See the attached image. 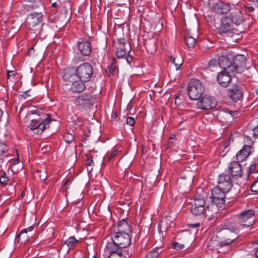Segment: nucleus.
Returning a JSON list of instances; mask_svg holds the SVG:
<instances>
[{"label":"nucleus","mask_w":258,"mask_h":258,"mask_svg":"<svg viewBox=\"0 0 258 258\" xmlns=\"http://www.w3.org/2000/svg\"><path fill=\"white\" fill-rule=\"evenodd\" d=\"M230 233L228 234V235H223V240L222 241H225L227 237H230Z\"/></svg>","instance_id":"4d7b16f0"},{"label":"nucleus","mask_w":258,"mask_h":258,"mask_svg":"<svg viewBox=\"0 0 258 258\" xmlns=\"http://www.w3.org/2000/svg\"><path fill=\"white\" fill-rule=\"evenodd\" d=\"M191 212L195 215H201L206 212L205 208L202 206H192L190 209Z\"/></svg>","instance_id":"c756f323"},{"label":"nucleus","mask_w":258,"mask_h":258,"mask_svg":"<svg viewBox=\"0 0 258 258\" xmlns=\"http://www.w3.org/2000/svg\"><path fill=\"white\" fill-rule=\"evenodd\" d=\"M255 255L256 258H258V247L256 248L255 251Z\"/></svg>","instance_id":"e2e57ef3"},{"label":"nucleus","mask_w":258,"mask_h":258,"mask_svg":"<svg viewBox=\"0 0 258 258\" xmlns=\"http://www.w3.org/2000/svg\"><path fill=\"white\" fill-rule=\"evenodd\" d=\"M52 6L54 8H56L58 7V5L56 3H54L52 4Z\"/></svg>","instance_id":"69168bd1"},{"label":"nucleus","mask_w":258,"mask_h":258,"mask_svg":"<svg viewBox=\"0 0 258 258\" xmlns=\"http://www.w3.org/2000/svg\"><path fill=\"white\" fill-rule=\"evenodd\" d=\"M1 157L3 156V158H1V160L6 159L5 161L9 162L12 160L11 154L8 149V147L5 144H1Z\"/></svg>","instance_id":"bb28decb"},{"label":"nucleus","mask_w":258,"mask_h":258,"mask_svg":"<svg viewBox=\"0 0 258 258\" xmlns=\"http://www.w3.org/2000/svg\"><path fill=\"white\" fill-rule=\"evenodd\" d=\"M192 206H202L203 208H205V201L203 198H200L199 197H196L194 200V203L192 205Z\"/></svg>","instance_id":"4c0bfd02"},{"label":"nucleus","mask_w":258,"mask_h":258,"mask_svg":"<svg viewBox=\"0 0 258 258\" xmlns=\"http://www.w3.org/2000/svg\"><path fill=\"white\" fill-rule=\"evenodd\" d=\"M233 23L225 15L221 20L220 26L219 28V32L220 34H226L232 32L233 30Z\"/></svg>","instance_id":"a211bd4d"},{"label":"nucleus","mask_w":258,"mask_h":258,"mask_svg":"<svg viewBox=\"0 0 258 258\" xmlns=\"http://www.w3.org/2000/svg\"><path fill=\"white\" fill-rule=\"evenodd\" d=\"M252 148L248 146H243L236 154V159L238 162H242L246 160L251 153Z\"/></svg>","instance_id":"b1692460"},{"label":"nucleus","mask_w":258,"mask_h":258,"mask_svg":"<svg viewBox=\"0 0 258 258\" xmlns=\"http://www.w3.org/2000/svg\"><path fill=\"white\" fill-rule=\"evenodd\" d=\"M132 58L131 57H130V59H128V58H126V60L128 62H130V61L132 60Z\"/></svg>","instance_id":"774afa93"},{"label":"nucleus","mask_w":258,"mask_h":258,"mask_svg":"<svg viewBox=\"0 0 258 258\" xmlns=\"http://www.w3.org/2000/svg\"><path fill=\"white\" fill-rule=\"evenodd\" d=\"M219 65L223 69L222 71L231 72L233 75V67L231 60L227 57L221 56L219 59Z\"/></svg>","instance_id":"4be33fe9"},{"label":"nucleus","mask_w":258,"mask_h":258,"mask_svg":"<svg viewBox=\"0 0 258 258\" xmlns=\"http://www.w3.org/2000/svg\"><path fill=\"white\" fill-rule=\"evenodd\" d=\"M228 169L229 173L233 178L237 179L242 177L243 175L242 170L240 164L237 161L232 162L229 164Z\"/></svg>","instance_id":"aec40b11"},{"label":"nucleus","mask_w":258,"mask_h":258,"mask_svg":"<svg viewBox=\"0 0 258 258\" xmlns=\"http://www.w3.org/2000/svg\"><path fill=\"white\" fill-rule=\"evenodd\" d=\"M243 93V88L242 85H234L228 90L230 98L235 102L241 99Z\"/></svg>","instance_id":"f3484780"},{"label":"nucleus","mask_w":258,"mask_h":258,"mask_svg":"<svg viewBox=\"0 0 258 258\" xmlns=\"http://www.w3.org/2000/svg\"><path fill=\"white\" fill-rule=\"evenodd\" d=\"M117 44H118V46L125 47V45L127 43L126 42V40L124 38H121L117 40Z\"/></svg>","instance_id":"a18cd8bd"},{"label":"nucleus","mask_w":258,"mask_h":258,"mask_svg":"<svg viewBox=\"0 0 258 258\" xmlns=\"http://www.w3.org/2000/svg\"><path fill=\"white\" fill-rule=\"evenodd\" d=\"M126 123L127 124L133 126L135 123V120L133 117L129 116L126 119Z\"/></svg>","instance_id":"de8ad7c7"},{"label":"nucleus","mask_w":258,"mask_h":258,"mask_svg":"<svg viewBox=\"0 0 258 258\" xmlns=\"http://www.w3.org/2000/svg\"><path fill=\"white\" fill-rule=\"evenodd\" d=\"M246 61V57L244 55L238 54L233 58L232 63L234 76L241 74L244 70L248 69Z\"/></svg>","instance_id":"6e6552de"},{"label":"nucleus","mask_w":258,"mask_h":258,"mask_svg":"<svg viewBox=\"0 0 258 258\" xmlns=\"http://www.w3.org/2000/svg\"><path fill=\"white\" fill-rule=\"evenodd\" d=\"M63 138L64 141L70 144L75 140V136L69 132L65 133L63 135Z\"/></svg>","instance_id":"e433bc0d"},{"label":"nucleus","mask_w":258,"mask_h":258,"mask_svg":"<svg viewBox=\"0 0 258 258\" xmlns=\"http://www.w3.org/2000/svg\"><path fill=\"white\" fill-rule=\"evenodd\" d=\"M117 225L118 231L116 232L130 234L132 232V226L131 224L127 221L125 219L120 221L118 223Z\"/></svg>","instance_id":"5701e85b"},{"label":"nucleus","mask_w":258,"mask_h":258,"mask_svg":"<svg viewBox=\"0 0 258 258\" xmlns=\"http://www.w3.org/2000/svg\"><path fill=\"white\" fill-rule=\"evenodd\" d=\"M159 248H154L149 251L146 255L145 258H158L159 255Z\"/></svg>","instance_id":"f704fd0d"},{"label":"nucleus","mask_w":258,"mask_h":258,"mask_svg":"<svg viewBox=\"0 0 258 258\" xmlns=\"http://www.w3.org/2000/svg\"><path fill=\"white\" fill-rule=\"evenodd\" d=\"M244 143L245 144L243 146H248L249 147L252 148L253 142L251 138L247 136L244 137Z\"/></svg>","instance_id":"a19ab883"},{"label":"nucleus","mask_w":258,"mask_h":258,"mask_svg":"<svg viewBox=\"0 0 258 258\" xmlns=\"http://www.w3.org/2000/svg\"><path fill=\"white\" fill-rule=\"evenodd\" d=\"M187 94L192 100H199L205 91V87L198 79H191L186 89Z\"/></svg>","instance_id":"f03ea898"},{"label":"nucleus","mask_w":258,"mask_h":258,"mask_svg":"<svg viewBox=\"0 0 258 258\" xmlns=\"http://www.w3.org/2000/svg\"><path fill=\"white\" fill-rule=\"evenodd\" d=\"M231 9V6L229 3L222 1L215 3L212 7V10L219 15L227 14Z\"/></svg>","instance_id":"dca6fc26"},{"label":"nucleus","mask_w":258,"mask_h":258,"mask_svg":"<svg viewBox=\"0 0 258 258\" xmlns=\"http://www.w3.org/2000/svg\"><path fill=\"white\" fill-rule=\"evenodd\" d=\"M4 23L6 25L5 26V28L4 27V25L1 24V37L2 36V34L4 35V37H6L8 34L9 32V28L10 26H7L8 21L7 20L4 21Z\"/></svg>","instance_id":"58836bf2"},{"label":"nucleus","mask_w":258,"mask_h":258,"mask_svg":"<svg viewBox=\"0 0 258 258\" xmlns=\"http://www.w3.org/2000/svg\"><path fill=\"white\" fill-rule=\"evenodd\" d=\"M42 15L41 13H32L29 14L26 21V25L29 29L33 28L39 25L42 21Z\"/></svg>","instance_id":"4468645a"},{"label":"nucleus","mask_w":258,"mask_h":258,"mask_svg":"<svg viewBox=\"0 0 258 258\" xmlns=\"http://www.w3.org/2000/svg\"><path fill=\"white\" fill-rule=\"evenodd\" d=\"M126 54V50L125 47L121 46H117L116 50V56L118 58H121L125 56Z\"/></svg>","instance_id":"473e14b6"},{"label":"nucleus","mask_w":258,"mask_h":258,"mask_svg":"<svg viewBox=\"0 0 258 258\" xmlns=\"http://www.w3.org/2000/svg\"><path fill=\"white\" fill-rule=\"evenodd\" d=\"M236 112L237 111H231L227 108H224L219 111L218 117L221 122L228 123L232 120L233 114Z\"/></svg>","instance_id":"412c9836"},{"label":"nucleus","mask_w":258,"mask_h":258,"mask_svg":"<svg viewBox=\"0 0 258 258\" xmlns=\"http://www.w3.org/2000/svg\"><path fill=\"white\" fill-rule=\"evenodd\" d=\"M124 250L113 244H106L104 248V255L106 258H126Z\"/></svg>","instance_id":"9d476101"},{"label":"nucleus","mask_w":258,"mask_h":258,"mask_svg":"<svg viewBox=\"0 0 258 258\" xmlns=\"http://www.w3.org/2000/svg\"><path fill=\"white\" fill-rule=\"evenodd\" d=\"M75 72V70L74 68L66 69L63 71L62 77L64 81L72 82L77 76Z\"/></svg>","instance_id":"393cba45"},{"label":"nucleus","mask_w":258,"mask_h":258,"mask_svg":"<svg viewBox=\"0 0 258 258\" xmlns=\"http://www.w3.org/2000/svg\"><path fill=\"white\" fill-rule=\"evenodd\" d=\"M239 224L233 219H229L226 221L223 225L222 230V235L230 234V237H227L225 241H221L217 244L219 248L224 246H228L232 244L237 238V234L239 232Z\"/></svg>","instance_id":"f257e3e1"},{"label":"nucleus","mask_w":258,"mask_h":258,"mask_svg":"<svg viewBox=\"0 0 258 258\" xmlns=\"http://www.w3.org/2000/svg\"><path fill=\"white\" fill-rule=\"evenodd\" d=\"M246 8L248 12H251L254 11V8L251 6H247Z\"/></svg>","instance_id":"5fc2aeb1"},{"label":"nucleus","mask_w":258,"mask_h":258,"mask_svg":"<svg viewBox=\"0 0 258 258\" xmlns=\"http://www.w3.org/2000/svg\"><path fill=\"white\" fill-rule=\"evenodd\" d=\"M251 189L252 192L258 193V180H255L251 186Z\"/></svg>","instance_id":"49530a36"},{"label":"nucleus","mask_w":258,"mask_h":258,"mask_svg":"<svg viewBox=\"0 0 258 258\" xmlns=\"http://www.w3.org/2000/svg\"><path fill=\"white\" fill-rule=\"evenodd\" d=\"M209 67H213L214 66H216L217 64V61L215 60H211L209 61Z\"/></svg>","instance_id":"864d4df0"},{"label":"nucleus","mask_w":258,"mask_h":258,"mask_svg":"<svg viewBox=\"0 0 258 258\" xmlns=\"http://www.w3.org/2000/svg\"><path fill=\"white\" fill-rule=\"evenodd\" d=\"M228 192L217 186L214 187L211 190L212 202L218 207H222L225 205L226 194Z\"/></svg>","instance_id":"1a4fd4ad"},{"label":"nucleus","mask_w":258,"mask_h":258,"mask_svg":"<svg viewBox=\"0 0 258 258\" xmlns=\"http://www.w3.org/2000/svg\"><path fill=\"white\" fill-rule=\"evenodd\" d=\"M231 72L221 71L219 72L217 76V81L218 83L223 87H227L231 82Z\"/></svg>","instance_id":"6ab92c4d"},{"label":"nucleus","mask_w":258,"mask_h":258,"mask_svg":"<svg viewBox=\"0 0 258 258\" xmlns=\"http://www.w3.org/2000/svg\"><path fill=\"white\" fill-rule=\"evenodd\" d=\"M112 241L106 244H113L116 247L123 249L131 244L132 238L129 234L114 232L111 236Z\"/></svg>","instance_id":"20e7f679"},{"label":"nucleus","mask_w":258,"mask_h":258,"mask_svg":"<svg viewBox=\"0 0 258 258\" xmlns=\"http://www.w3.org/2000/svg\"><path fill=\"white\" fill-rule=\"evenodd\" d=\"M216 238H217V237L213 236L211 238L210 241H211V242L212 243L213 242V241H214V240L216 241Z\"/></svg>","instance_id":"0e129e2a"},{"label":"nucleus","mask_w":258,"mask_h":258,"mask_svg":"<svg viewBox=\"0 0 258 258\" xmlns=\"http://www.w3.org/2000/svg\"><path fill=\"white\" fill-rule=\"evenodd\" d=\"M116 63V59L115 58H112L110 65L107 68L106 72L110 75L118 72V68Z\"/></svg>","instance_id":"7c9ffc66"},{"label":"nucleus","mask_w":258,"mask_h":258,"mask_svg":"<svg viewBox=\"0 0 258 258\" xmlns=\"http://www.w3.org/2000/svg\"><path fill=\"white\" fill-rule=\"evenodd\" d=\"M34 228V226H30L28 228H27V233H28V232H30Z\"/></svg>","instance_id":"bf43d9fd"},{"label":"nucleus","mask_w":258,"mask_h":258,"mask_svg":"<svg viewBox=\"0 0 258 258\" xmlns=\"http://www.w3.org/2000/svg\"><path fill=\"white\" fill-rule=\"evenodd\" d=\"M255 212L252 210L242 211L238 216L239 225L243 228L251 227L255 223Z\"/></svg>","instance_id":"423d86ee"},{"label":"nucleus","mask_w":258,"mask_h":258,"mask_svg":"<svg viewBox=\"0 0 258 258\" xmlns=\"http://www.w3.org/2000/svg\"><path fill=\"white\" fill-rule=\"evenodd\" d=\"M27 230L24 229L21 230L18 236L19 242L21 243H26L29 240L30 236L27 233Z\"/></svg>","instance_id":"cd10ccee"},{"label":"nucleus","mask_w":258,"mask_h":258,"mask_svg":"<svg viewBox=\"0 0 258 258\" xmlns=\"http://www.w3.org/2000/svg\"><path fill=\"white\" fill-rule=\"evenodd\" d=\"M23 96L24 97L25 99H27V97L29 96L27 92H25L23 95Z\"/></svg>","instance_id":"680f3d73"},{"label":"nucleus","mask_w":258,"mask_h":258,"mask_svg":"<svg viewBox=\"0 0 258 258\" xmlns=\"http://www.w3.org/2000/svg\"><path fill=\"white\" fill-rule=\"evenodd\" d=\"M77 47L80 53L85 56L89 55L92 51L91 43L86 38H79L77 43Z\"/></svg>","instance_id":"2eb2a0df"},{"label":"nucleus","mask_w":258,"mask_h":258,"mask_svg":"<svg viewBox=\"0 0 258 258\" xmlns=\"http://www.w3.org/2000/svg\"><path fill=\"white\" fill-rule=\"evenodd\" d=\"M118 153V151L116 150H113L112 151L111 154L109 155H107L106 157L108 158V160L109 161L111 160V159L114 157L115 156L117 155Z\"/></svg>","instance_id":"09e8293b"},{"label":"nucleus","mask_w":258,"mask_h":258,"mask_svg":"<svg viewBox=\"0 0 258 258\" xmlns=\"http://www.w3.org/2000/svg\"><path fill=\"white\" fill-rule=\"evenodd\" d=\"M132 58L131 57H130V59H128V58H126V60L128 62H130V61L132 60Z\"/></svg>","instance_id":"338daca9"},{"label":"nucleus","mask_w":258,"mask_h":258,"mask_svg":"<svg viewBox=\"0 0 258 258\" xmlns=\"http://www.w3.org/2000/svg\"><path fill=\"white\" fill-rule=\"evenodd\" d=\"M84 82L80 79L78 81H73L71 90L76 93L82 92L86 88V86Z\"/></svg>","instance_id":"a878e982"},{"label":"nucleus","mask_w":258,"mask_h":258,"mask_svg":"<svg viewBox=\"0 0 258 258\" xmlns=\"http://www.w3.org/2000/svg\"><path fill=\"white\" fill-rule=\"evenodd\" d=\"M226 17L233 23L234 24L238 26L242 24L244 21L243 14L241 13L240 10L237 8H233L231 9L229 13L227 14Z\"/></svg>","instance_id":"ddd939ff"},{"label":"nucleus","mask_w":258,"mask_h":258,"mask_svg":"<svg viewBox=\"0 0 258 258\" xmlns=\"http://www.w3.org/2000/svg\"><path fill=\"white\" fill-rule=\"evenodd\" d=\"M217 104V101L213 97L205 95L197 103L198 108L203 110H209L214 108Z\"/></svg>","instance_id":"9b49d317"},{"label":"nucleus","mask_w":258,"mask_h":258,"mask_svg":"<svg viewBox=\"0 0 258 258\" xmlns=\"http://www.w3.org/2000/svg\"><path fill=\"white\" fill-rule=\"evenodd\" d=\"M172 247L176 250H180L184 248V245L175 241L172 243Z\"/></svg>","instance_id":"37998d69"},{"label":"nucleus","mask_w":258,"mask_h":258,"mask_svg":"<svg viewBox=\"0 0 258 258\" xmlns=\"http://www.w3.org/2000/svg\"><path fill=\"white\" fill-rule=\"evenodd\" d=\"M253 122H251L250 127H252L253 133L252 134L253 137L256 138L258 137V120L256 121L255 123L253 124Z\"/></svg>","instance_id":"ea45409f"},{"label":"nucleus","mask_w":258,"mask_h":258,"mask_svg":"<svg viewBox=\"0 0 258 258\" xmlns=\"http://www.w3.org/2000/svg\"><path fill=\"white\" fill-rule=\"evenodd\" d=\"M42 117L40 119H32L29 124V127L37 134H41L49 126V123L52 120L50 114L42 113Z\"/></svg>","instance_id":"7ed1b4c3"},{"label":"nucleus","mask_w":258,"mask_h":258,"mask_svg":"<svg viewBox=\"0 0 258 258\" xmlns=\"http://www.w3.org/2000/svg\"><path fill=\"white\" fill-rule=\"evenodd\" d=\"M77 76L82 81L88 82L92 78L94 73L92 66L88 62H84L75 69Z\"/></svg>","instance_id":"39448f33"},{"label":"nucleus","mask_w":258,"mask_h":258,"mask_svg":"<svg viewBox=\"0 0 258 258\" xmlns=\"http://www.w3.org/2000/svg\"><path fill=\"white\" fill-rule=\"evenodd\" d=\"M85 164L87 166H94V163L93 160L92 156H88L86 157L85 160Z\"/></svg>","instance_id":"c03bdc74"},{"label":"nucleus","mask_w":258,"mask_h":258,"mask_svg":"<svg viewBox=\"0 0 258 258\" xmlns=\"http://www.w3.org/2000/svg\"><path fill=\"white\" fill-rule=\"evenodd\" d=\"M9 181V178L6 176L5 172H3V174H1V186L5 185L6 184H10Z\"/></svg>","instance_id":"79ce46f5"},{"label":"nucleus","mask_w":258,"mask_h":258,"mask_svg":"<svg viewBox=\"0 0 258 258\" xmlns=\"http://www.w3.org/2000/svg\"><path fill=\"white\" fill-rule=\"evenodd\" d=\"M96 101V98L94 95L83 93L76 98L75 102L78 107L87 109L94 106Z\"/></svg>","instance_id":"0eeeda50"},{"label":"nucleus","mask_w":258,"mask_h":258,"mask_svg":"<svg viewBox=\"0 0 258 258\" xmlns=\"http://www.w3.org/2000/svg\"><path fill=\"white\" fill-rule=\"evenodd\" d=\"M169 60H170V61L172 63H174V65H175V67H176V70H178V69L180 68V66H181V64H177V63H175V58L174 57H173V56H171V57H170V58H169Z\"/></svg>","instance_id":"8fccbe9b"},{"label":"nucleus","mask_w":258,"mask_h":258,"mask_svg":"<svg viewBox=\"0 0 258 258\" xmlns=\"http://www.w3.org/2000/svg\"><path fill=\"white\" fill-rule=\"evenodd\" d=\"M184 42L188 48H193L195 47L197 40L196 38L191 37L189 35L184 36Z\"/></svg>","instance_id":"c85d7f7f"},{"label":"nucleus","mask_w":258,"mask_h":258,"mask_svg":"<svg viewBox=\"0 0 258 258\" xmlns=\"http://www.w3.org/2000/svg\"><path fill=\"white\" fill-rule=\"evenodd\" d=\"M179 97H177L176 98H175V103L176 104V105H179L180 104V102H179Z\"/></svg>","instance_id":"13d9d810"},{"label":"nucleus","mask_w":258,"mask_h":258,"mask_svg":"<svg viewBox=\"0 0 258 258\" xmlns=\"http://www.w3.org/2000/svg\"><path fill=\"white\" fill-rule=\"evenodd\" d=\"M7 77L8 79H10L11 77L14 76L15 75L14 71H11L7 70Z\"/></svg>","instance_id":"3c124183"},{"label":"nucleus","mask_w":258,"mask_h":258,"mask_svg":"<svg viewBox=\"0 0 258 258\" xmlns=\"http://www.w3.org/2000/svg\"><path fill=\"white\" fill-rule=\"evenodd\" d=\"M40 179L42 180H45L46 179V177L45 175H40Z\"/></svg>","instance_id":"052dcab7"},{"label":"nucleus","mask_w":258,"mask_h":258,"mask_svg":"<svg viewBox=\"0 0 258 258\" xmlns=\"http://www.w3.org/2000/svg\"><path fill=\"white\" fill-rule=\"evenodd\" d=\"M14 189V186L11 184H6L1 186V192L3 195H10L11 191Z\"/></svg>","instance_id":"2f4dec72"},{"label":"nucleus","mask_w":258,"mask_h":258,"mask_svg":"<svg viewBox=\"0 0 258 258\" xmlns=\"http://www.w3.org/2000/svg\"><path fill=\"white\" fill-rule=\"evenodd\" d=\"M78 241L75 237H70L64 241V244H67L69 248L71 249Z\"/></svg>","instance_id":"c9c22d12"},{"label":"nucleus","mask_w":258,"mask_h":258,"mask_svg":"<svg viewBox=\"0 0 258 258\" xmlns=\"http://www.w3.org/2000/svg\"><path fill=\"white\" fill-rule=\"evenodd\" d=\"M189 226L191 227H199L200 226V224L199 223H197L195 224H189Z\"/></svg>","instance_id":"6e6d98bb"},{"label":"nucleus","mask_w":258,"mask_h":258,"mask_svg":"<svg viewBox=\"0 0 258 258\" xmlns=\"http://www.w3.org/2000/svg\"><path fill=\"white\" fill-rule=\"evenodd\" d=\"M257 163L255 162L252 163L248 168L247 171V176L248 177L250 176L252 173H256L258 174V170L256 169V166ZM257 177H258V175H257Z\"/></svg>","instance_id":"72a5a7b5"},{"label":"nucleus","mask_w":258,"mask_h":258,"mask_svg":"<svg viewBox=\"0 0 258 258\" xmlns=\"http://www.w3.org/2000/svg\"><path fill=\"white\" fill-rule=\"evenodd\" d=\"M117 117V114L116 112H113L111 115V120H115Z\"/></svg>","instance_id":"603ef678"},{"label":"nucleus","mask_w":258,"mask_h":258,"mask_svg":"<svg viewBox=\"0 0 258 258\" xmlns=\"http://www.w3.org/2000/svg\"><path fill=\"white\" fill-rule=\"evenodd\" d=\"M217 187L225 190V192H229L233 186L230 176L226 173H222L219 175Z\"/></svg>","instance_id":"f8f14e48"}]
</instances>
